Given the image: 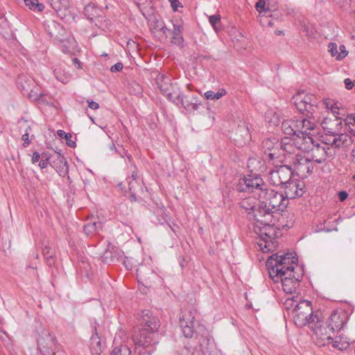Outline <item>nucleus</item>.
Instances as JSON below:
<instances>
[{
	"instance_id": "1",
	"label": "nucleus",
	"mask_w": 355,
	"mask_h": 355,
	"mask_svg": "<svg viewBox=\"0 0 355 355\" xmlns=\"http://www.w3.org/2000/svg\"><path fill=\"white\" fill-rule=\"evenodd\" d=\"M160 327L159 319L154 316L150 311H143L141 316V327H135L132 333V341L139 355H151L154 351V345L159 343L158 334Z\"/></svg>"
},
{
	"instance_id": "2",
	"label": "nucleus",
	"mask_w": 355,
	"mask_h": 355,
	"mask_svg": "<svg viewBox=\"0 0 355 355\" xmlns=\"http://www.w3.org/2000/svg\"><path fill=\"white\" fill-rule=\"evenodd\" d=\"M259 205L257 216L263 218V222L274 223L275 214L283 211L288 205L284 195L268 187L258 193Z\"/></svg>"
},
{
	"instance_id": "3",
	"label": "nucleus",
	"mask_w": 355,
	"mask_h": 355,
	"mask_svg": "<svg viewBox=\"0 0 355 355\" xmlns=\"http://www.w3.org/2000/svg\"><path fill=\"white\" fill-rule=\"evenodd\" d=\"M297 259L292 253L273 254L266 261L270 277L275 282L282 281L284 277H297L294 271Z\"/></svg>"
},
{
	"instance_id": "4",
	"label": "nucleus",
	"mask_w": 355,
	"mask_h": 355,
	"mask_svg": "<svg viewBox=\"0 0 355 355\" xmlns=\"http://www.w3.org/2000/svg\"><path fill=\"white\" fill-rule=\"evenodd\" d=\"M157 87L167 98L175 105H181L186 110L192 112L197 110L201 105L198 96H193L189 101L186 96L176 90L175 85L171 82L169 76L158 74L155 78Z\"/></svg>"
},
{
	"instance_id": "5",
	"label": "nucleus",
	"mask_w": 355,
	"mask_h": 355,
	"mask_svg": "<svg viewBox=\"0 0 355 355\" xmlns=\"http://www.w3.org/2000/svg\"><path fill=\"white\" fill-rule=\"evenodd\" d=\"M293 100L299 112L306 116V117L302 116V126L306 130V133H309L315 127V121L311 116L317 108L316 99L314 96L302 91L294 95Z\"/></svg>"
},
{
	"instance_id": "6",
	"label": "nucleus",
	"mask_w": 355,
	"mask_h": 355,
	"mask_svg": "<svg viewBox=\"0 0 355 355\" xmlns=\"http://www.w3.org/2000/svg\"><path fill=\"white\" fill-rule=\"evenodd\" d=\"M309 137H284L280 141L279 155L284 157L285 162L288 163L295 160V158L299 157L304 149L309 148L310 144Z\"/></svg>"
},
{
	"instance_id": "7",
	"label": "nucleus",
	"mask_w": 355,
	"mask_h": 355,
	"mask_svg": "<svg viewBox=\"0 0 355 355\" xmlns=\"http://www.w3.org/2000/svg\"><path fill=\"white\" fill-rule=\"evenodd\" d=\"M37 342L42 355H67L56 338L49 330L44 329L39 335Z\"/></svg>"
},
{
	"instance_id": "8",
	"label": "nucleus",
	"mask_w": 355,
	"mask_h": 355,
	"mask_svg": "<svg viewBox=\"0 0 355 355\" xmlns=\"http://www.w3.org/2000/svg\"><path fill=\"white\" fill-rule=\"evenodd\" d=\"M293 320L296 326L303 327L306 325H311L315 322L318 315H313V308L311 302L302 300L296 304L293 313Z\"/></svg>"
},
{
	"instance_id": "9",
	"label": "nucleus",
	"mask_w": 355,
	"mask_h": 355,
	"mask_svg": "<svg viewBox=\"0 0 355 355\" xmlns=\"http://www.w3.org/2000/svg\"><path fill=\"white\" fill-rule=\"evenodd\" d=\"M17 84L21 90L28 92V97L31 99L48 105L54 106L53 98L50 95L42 92H38L32 88L35 85V81L32 78H27L26 76H21L18 78Z\"/></svg>"
},
{
	"instance_id": "10",
	"label": "nucleus",
	"mask_w": 355,
	"mask_h": 355,
	"mask_svg": "<svg viewBox=\"0 0 355 355\" xmlns=\"http://www.w3.org/2000/svg\"><path fill=\"white\" fill-rule=\"evenodd\" d=\"M275 223L259 222L254 227V232L259 236L258 245L262 250L270 251L273 247L272 239L275 235L273 227Z\"/></svg>"
},
{
	"instance_id": "11",
	"label": "nucleus",
	"mask_w": 355,
	"mask_h": 355,
	"mask_svg": "<svg viewBox=\"0 0 355 355\" xmlns=\"http://www.w3.org/2000/svg\"><path fill=\"white\" fill-rule=\"evenodd\" d=\"M315 318L316 320L311 324L310 328L318 340V344L322 346L331 345L336 332L331 329L327 322L321 324L319 317Z\"/></svg>"
},
{
	"instance_id": "12",
	"label": "nucleus",
	"mask_w": 355,
	"mask_h": 355,
	"mask_svg": "<svg viewBox=\"0 0 355 355\" xmlns=\"http://www.w3.org/2000/svg\"><path fill=\"white\" fill-rule=\"evenodd\" d=\"M267 185L258 175L250 174L239 180L236 186L237 190L243 192H261L266 189Z\"/></svg>"
},
{
	"instance_id": "13",
	"label": "nucleus",
	"mask_w": 355,
	"mask_h": 355,
	"mask_svg": "<svg viewBox=\"0 0 355 355\" xmlns=\"http://www.w3.org/2000/svg\"><path fill=\"white\" fill-rule=\"evenodd\" d=\"M293 175L291 166L282 165L275 166L268 173V181L275 186L283 187L290 180Z\"/></svg>"
},
{
	"instance_id": "14",
	"label": "nucleus",
	"mask_w": 355,
	"mask_h": 355,
	"mask_svg": "<svg viewBox=\"0 0 355 355\" xmlns=\"http://www.w3.org/2000/svg\"><path fill=\"white\" fill-rule=\"evenodd\" d=\"M310 144H309V148L307 149H304V152L309 153V157L311 162H315L317 164H322L324 162L328 157L327 150L329 148H326L324 145H320L319 144H315V141L313 139V137H309Z\"/></svg>"
},
{
	"instance_id": "15",
	"label": "nucleus",
	"mask_w": 355,
	"mask_h": 355,
	"mask_svg": "<svg viewBox=\"0 0 355 355\" xmlns=\"http://www.w3.org/2000/svg\"><path fill=\"white\" fill-rule=\"evenodd\" d=\"M349 320V315L347 311L343 309H336L332 311L329 317L327 322L335 332L344 329Z\"/></svg>"
},
{
	"instance_id": "16",
	"label": "nucleus",
	"mask_w": 355,
	"mask_h": 355,
	"mask_svg": "<svg viewBox=\"0 0 355 355\" xmlns=\"http://www.w3.org/2000/svg\"><path fill=\"white\" fill-rule=\"evenodd\" d=\"M282 187L284 189L286 199H294L303 195L305 187L304 182L299 179L291 178Z\"/></svg>"
},
{
	"instance_id": "17",
	"label": "nucleus",
	"mask_w": 355,
	"mask_h": 355,
	"mask_svg": "<svg viewBox=\"0 0 355 355\" xmlns=\"http://www.w3.org/2000/svg\"><path fill=\"white\" fill-rule=\"evenodd\" d=\"M239 205L250 219L255 220L257 223L263 222V218L257 216L259 199L254 197L245 198L240 201Z\"/></svg>"
},
{
	"instance_id": "18",
	"label": "nucleus",
	"mask_w": 355,
	"mask_h": 355,
	"mask_svg": "<svg viewBox=\"0 0 355 355\" xmlns=\"http://www.w3.org/2000/svg\"><path fill=\"white\" fill-rule=\"evenodd\" d=\"M196 313L195 310L185 311L180 317V325L186 338H191L193 335Z\"/></svg>"
},
{
	"instance_id": "19",
	"label": "nucleus",
	"mask_w": 355,
	"mask_h": 355,
	"mask_svg": "<svg viewBox=\"0 0 355 355\" xmlns=\"http://www.w3.org/2000/svg\"><path fill=\"white\" fill-rule=\"evenodd\" d=\"M290 164H292L293 170L302 176L311 173L313 170L311 159L308 157H304L302 155L297 158H295V160Z\"/></svg>"
},
{
	"instance_id": "20",
	"label": "nucleus",
	"mask_w": 355,
	"mask_h": 355,
	"mask_svg": "<svg viewBox=\"0 0 355 355\" xmlns=\"http://www.w3.org/2000/svg\"><path fill=\"white\" fill-rule=\"evenodd\" d=\"M137 277L138 282L146 287H151L153 282H155L156 279H159V277L155 272L144 266H141L137 268Z\"/></svg>"
},
{
	"instance_id": "21",
	"label": "nucleus",
	"mask_w": 355,
	"mask_h": 355,
	"mask_svg": "<svg viewBox=\"0 0 355 355\" xmlns=\"http://www.w3.org/2000/svg\"><path fill=\"white\" fill-rule=\"evenodd\" d=\"M102 10L96 8L94 4H88L84 8V15L87 18L92 22H94L96 26L100 28L103 29L106 27V24H104L106 21L100 19L101 17V13Z\"/></svg>"
},
{
	"instance_id": "22",
	"label": "nucleus",
	"mask_w": 355,
	"mask_h": 355,
	"mask_svg": "<svg viewBox=\"0 0 355 355\" xmlns=\"http://www.w3.org/2000/svg\"><path fill=\"white\" fill-rule=\"evenodd\" d=\"M279 144L280 141L277 138H267L262 142V148L270 159H277L279 157Z\"/></svg>"
},
{
	"instance_id": "23",
	"label": "nucleus",
	"mask_w": 355,
	"mask_h": 355,
	"mask_svg": "<svg viewBox=\"0 0 355 355\" xmlns=\"http://www.w3.org/2000/svg\"><path fill=\"white\" fill-rule=\"evenodd\" d=\"M49 164L55 168L60 176H64L68 173L69 169L66 159L60 153H57L53 157Z\"/></svg>"
},
{
	"instance_id": "24",
	"label": "nucleus",
	"mask_w": 355,
	"mask_h": 355,
	"mask_svg": "<svg viewBox=\"0 0 355 355\" xmlns=\"http://www.w3.org/2000/svg\"><path fill=\"white\" fill-rule=\"evenodd\" d=\"M300 275H297V277L283 278L280 282L282 283V286L284 291L288 294H293L294 293H296L300 286Z\"/></svg>"
},
{
	"instance_id": "25",
	"label": "nucleus",
	"mask_w": 355,
	"mask_h": 355,
	"mask_svg": "<svg viewBox=\"0 0 355 355\" xmlns=\"http://www.w3.org/2000/svg\"><path fill=\"white\" fill-rule=\"evenodd\" d=\"M53 9L57 14L63 18L66 17L69 12L70 3L69 0H49Z\"/></svg>"
},
{
	"instance_id": "26",
	"label": "nucleus",
	"mask_w": 355,
	"mask_h": 355,
	"mask_svg": "<svg viewBox=\"0 0 355 355\" xmlns=\"http://www.w3.org/2000/svg\"><path fill=\"white\" fill-rule=\"evenodd\" d=\"M196 339L198 340V345L196 346L203 350L204 354L205 353L210 354L212 352L214 347V339L210 336H197Z\"/></svg>"
},
{
	"instance_id": "27",
	"label": "nucleus",
	"mask_w": 355,
	"mask_h": 355,
	"mask_svg": "<svg viewBox=\"0 0 355 355\" xmlns=\"http://www.w3.org/2000/svg\"><path fill=\"white\" fill-rule=\"evenodd\" d=\"M236 138L235 140L237 141L238 145L243 146L250 141L251 135L248 126L239 125L236 134Z\"/></svg>"
},
{
	"instance_id": "28",
	"label": "nucleus",
	"mask_w": 355,
	"mask_h": 355,
	"mask_svg": "<svg viewBox=\"0 0 355 355\" xmlns=\"http://www.w3.org/2000/svg\"><path fill=\"white\" fill-rule=\"evenodd\" d=\"M334 146L336 148L346 147L352 144V137L346 133L339 132L334 135Z\"/></svg>"
},
{
	"instance_id": "29",
	"label": "nucleus",
	"mask_w": 355,
	"mask_h": 355,
	"mask_svg": "<svg viewBox=\"0 0 355 355\" xmlns=\"http://www.w3.org/2000/svg\"><path fill=\"white\" fill-rule=\"evenodd\" d=\"M173 29L171 32L173 35L171 42L174 44L180 46L184 42L182 36L183 26L182 24L178 23H173Z\"/></svg>"
},
{
	"instance_id": "30",
	"label": "nucleus",
	"mask_w": 355,
	"mask_h": 355,
	"mask_svg": "<svg viewBox=\"0 0 355 355\" xmlns=\"http://www.w3.org/2000/svg\"><path fill=\"white\" fill-rule=\"evenodd\" d=\"M336 115L332 114L331 116H327L322 120L321 125L326 132L334 135L336 134V129H335Z\"/></svg>"
},
{
	"instance_id": "31",
	"label": "nucleus",
	"mask_w": 355,
	"mask_h": 355,
	"mask_svg": "<svg viewBox=\"0 0 355 355\" xmlns=\"http://www.w3.org/2000/svg\"><path fill=\"white\" fill-rule=\"evenodd\" d=\"M53 73L55 78L63 83H67L71 77V74L66 71L65 67L63 65L55 67Z\"/></svg>"
},
{
	"instance_id": "32",
	"label": "nucleus",
	"mask_w": 355,
	"mask_h": 355,
	"mask_svg": "<svg viewBox=\"0 0 355 355\" xmlns=\"http://www.w3.org/2000/svg\"><path fill=\"white\" fill-rule=\"evenodd\" d=\"M331 345L334 348L343 350L349 346V340L347 338L343 337L341 334L339 336H334Z\"/></svg>"
},
{
	"instance_id": "33",
	"label": "nucleus",
	"mask_w": 355,
	"mask_h": 355,
	"mask_svg": "<svg viewBox=\"0 0 355 355\" xmlns=\"http://www.w3.org/2000/svg\"><path fill=\"white\" fill-rule=\"evenodd\" d=\"M295 119L284 120L282 123V130L285 135L295 137Z\"/></svg>"
},
{
	"instance_id": "34",
	"label": "nucleus",
	"mask_w": 355,
	"mask_h": 355,
	"mask_svg": "<svg viewBox=\"0 0 355 355\" xmlns=\"http://www.w3.org/2000/svg\"><path fill=\"white\" fill-rule=\"evenodd\" d=\"M180 355H205L202 349H199L196 345L188 343L180 351Z\"/></svg>"
},
{
	"instance_id": "35",
	"label": "nucleus",
	"mask_w": 355,
	"mask_h": 355,
	"mask_svg": "<svg viewBox=\"0 0 355 355\" xmlns=\"http://www.w3.org/2000/svg\"><path fill=\"white\" fill-rule=\"evenodd\" d=\"M100 228H102V223L101 222H90L84 225V232L87 236H89L93 234L98 229Z\"/></svg>"
},
{
	"instance_id": "36",
	"label": "nucleus",
	"mask_w": 355,
	"mask_h": 355,
	"mask_svg": "<svg viewBox=\"0 0 355 355\" xmlns=\"http://www.w3.org/2000/svg\"><path fill=\"white\" fill-rule=\"evenodd\" d=\"M227 92L225 89L220 88L218 89L217 92H214L213 91H207L205 93V97L208 100H218L223 96H225Z\"/></svg>"
},
{
	"instance_id": "37",
	"label": "nucleus",
	"mask_w": 355,
	"mask_h": 355,
	"mask_svg": "<svg viewBox=\"0 0 355 355\" xmlns=\"http://www.w3.org/2000/svg\"><path fill=\"white\" fill-rule=\"evenodd\" d=\"M302 116L295 119V126H296V128H295V137H312V135L311 134L310 132H309V133H306V130H304V128H302Z\"/></svg>"
},
{
	"instance_id": "38",
	"label": "nucleus",
	"mask_w": 355,
	"mask_h": 355,
	"mask_svg": "<svg viewBox=\"0 0 355 355\" xmlns=\"http://www.w3.org/2000/svg\"><path fill=\"white\" fill-rule=\"evenodd\" d=\"M323 104L327 109L332 112V114H338L339 106L338 102H334L330 98H325L323 100Z\"/></svg>"
},
{
	"instance_id": "39",
	"label": "nucleus",
	"mask_w": 355,
	"mask_h": 355,
	"mask_svg": "<svg viewBox=\"0 0 355 355\" xmlns=\"http://www.w3.org/2000/svg\"><path fill=\"white\" fill-rule=\"evenodd\" d=\"M25 5L32 10L43 11L44 6L39 3L38 0H24Z\"/></svg>"
},
{
	"instance_id": "40",
	"label": "nucleus",
	"mask_w": 355,
	"mask_h": 355,
	"mask_svg": "<svg viewBox=\"0 0 355 355\" xmlns=\"http://www.w3.org/2000/svg\"><path fill=\"white\" fill-rule=\"evenodd\" d=\"M57 135L62 139H64L67 142V145L69 147H75L76 143L71 140L72 135L70 133H67L62 130H58L57 131Z\"/></svg>"
},
{
	"instance_id": "41",
	"label": "nucleus",
	"mask_w": 355,
	"mask_h": 355,
	"mask_svg": "<svg viewBox=\"0 0 355 355\" xmlns=\"http://www.w3.org/2000/svg\"><path fill=\"white\" fill-rule=\"evenodd\" d=\"M32 129H31V126H28L26 130H25V132L21 136V139L23 140L24 143H23V146L24 148H26L28 147L31 143V141L35 139V136L34 135H31L30 136V132H31Z\"/></svg>"
},
{
	"instance_id": "42",
	"label": "nucleus",
	"mask_w": 355,
	"mask_h": 355,
	"mask_svg": "<svg viewBox=\"0 0 355 355\" xmlns=\"http://www.w3.org/2000/svg\"><path fill=\"white\" fill-rule=\"evenodd\" d=\"M131 351L127 345H120L115 347L112 351L110 355H130Z\"/></svg>"
},
{
	"instance_id": "43",
	"label": "nucleus",
	"mask_w": 355,
	"mask_h": 355,
	"mask_svg": "<svg viewBox=\"0 0 355 355\" xmlns=\"http://www.w3.org/2000/svg\"><path fill=\"white\" fill-rule=\"evenodd\" d=\"M157 221L160 225L168 224V216L163 208H159L156 211Z\"/></svg>"
},
{
	"instance_id": "44",
	"label": "nucleus",
	"mask_w": 355,
	"mask_h": 355,
	"mask_svg": "<svg viewBox=\"0 0 355 355\" xmlns=\"http://www.w3.org/2000/svg\"><path fill=\"white\" fill-rule=\"evenodd\" d=\"M295 298V296H292V297H288L285 299L283 304H284V308L286 309H288V310L292 309V311L293 312V309H295L296 304H297L299 302ZM296 298H297V297H296Z\"/></svg>"
},
{
	"instance_id": "45",
	"label": "nucleus",
	"mask_w": 355,
	"mask_h": 355,
	"mask_svg": "<svg viewBox=\"0 0 355 355\" xmlns=\"http://www.w3.org/2000/svg\"><path fill=\"white\" fill-rule=\"evenodd\" d=\"M91 345H92V351L96 354L98 353V351L100 350V349H98V348H100V347H101V340H100L99 337L97 335L92 336L91 337Z\"/></svg>"
},
{
	"instance_id": "46",
	"label": "nucleus",
	"mask_w": 355,
	"mask_h": 355,
	"mask_svg": "<svg viewBox=\"0 0 355 355\" xmlns=\"http://www.w3.org/2000/svg\"><path fill=\"white\" fill-rule=\"evenodd\" d=\"M265 6L266 1L264 0H259L256 3V9L259 12L261 17H263L267 12Z\"/></svg>"
},
{
	"instance_id": "47",
	"label": "nucleus",
	"mask_w": 355,
	"mask_h": 355,
	"mask_svg": "<svg viewBox=\"0 0 355 355\" xmlns=\"http://www.w3.org/2000/svg\"><path fill=\"white\" fill-rule=\"evenodd\" d=\"M209 21L211 24V25L213 26V28L216 31L217 24H220V15H214L209 16Z\"/></svg>"
},
{
	"instance_id": "48",
	"label": "nucleus",
	"mask_w": 355,
	"mask_h": 355,
	"mask_svg": "<svg viewBox=\"0 0 355 355\" xmlns=\"http://www.w3.org/2000/svg\"><path fill=\"white\" fill-rule=\"evenodd\" d=\"M155 28L162 32L164 35H166L170 32V30L165 26V24L163 21H157V25Z\"/></svg>"
},
{
	"instance_id": "49",
	"label": "nucleus",
	"mask_w": 355,
	"mask_h": 355,
	"mask_svg": "<svg viewBox=\"0 0 355 355\" xmlns=\"http://www.w3.org/2000/svg\"><path fill=\"white\" fill-rule=\"evenodd\" d=\"M329 52L331 53V56L336 57L337 58L338 55V50H337V44L334 42H330L328 46Z\"/></svg>"
},
{
	"instance_id": "50",
	"label": "nucleus",
	"mask_w": 355,
	"mask_h": 355,
	"mask_svg": "<svg viewBox=\"0 0 355 355\" xmlns=\"http://www.w3.org/2000/svg\"><path fill=\"white\" fill-rule=\"evenodd\" d=\"M326 135H327L326 137H324V143L326 144H328V145L334 146V142L333 141H334V134L327 133V132H326Z\"/></svg>"
},
{
	"instance_id": "51",
	"label": "nucleus",
	"mask_w": 355,
	"mask_h": 355,
	"mask_svg": "<svg viewBox=\"0 0 355 355\" xmlns=\"http://www.w3.org/2000/svg\"><path fill=\"white\" fill-rule=\"evenodd\" d=\"M339 49H340V53L338 52L337 60H341L342 58L346 57L348 53V52L346 51L345 46L344 45H340Z\"/></svg>"
},
{
	"instance_id": "52",
	"label": "nucleus",
	"mask_w": 355,
	"mask_h": 355,
	"mask_svg": "<svg viewBox=\"0 0 355 355\" xmlns=\"http://www.w3.org/2000/svg\"><path fill=\"white\" fill-rule=\"evenodd\" d=\"M123 69V64L121 62H117L111 67L110 71L112 72H119Z\"/></svg>"
},
{
	"instance_id": "53",
	"label": "nucleus",
	"mask_w": 355,
	"mask_h": 355,
	"mask_svg": "<svg viewBox=\"0 0 355 355\" xmlns=\"http://www.w3.org/2000/svg\"><path fill=\"white\" fill-rule=\"evenodd\" d=\"M128 184H129V190H130V193L131 200L135 201L137 200V198H136V193L134 191L133 182H128Z\"/></svg>"
},
{
	"instance_id": "54",
	"label": "nucleus",
	"mask_w": 355,
	"mask_h": 355,
	"mask_svg": "<svg viewBox=\"0 0 355 355\" xmlns=\"http://www.w3.org/2000/svg\"><path fill=\"white\" fill-rule=\"evenodd\" d=\"M45 259H46V263L49 266L53 265L56 261V258L54 255V253H51V254H49V257H46V258H45Z\"/></svg>"
},
{
	"instance_id": "55",
	"label": "nucleus",
	"mask_w": 355,
	"mask_h": 355,
	"mask_svg": "<svg viewBox=\"0 0 355 355\" xmlns=\"http://www.w3.org/2000/svg\"><path fill=\"white\" fill-rule=\"evenodd\" d=\"M168 1L170 2L173 11H177L178 7L182 6L178 0H168Z\"/></svg>"
},
{
	"instance_id": "56",
	"label": "nucleus",
	"mask_w": 355,
	"mask_h": 355,
	"mask_svg": "<svg viewBox=\"0 0 355 355\" xmlns=\"http://www.w3.org/2000/svg\"><path fill=\"white\" fill-rule=\"evenodd\" d=\"M344 83L345 85L346 89H352L355 84V80L354 81H352L349 78H346L344 80Z\"/></svg>"
},
{
	"instance_id": "57",
	"label": "nucleus",
	"mask_w": 355,
	"mask_h": 355,
	"mask_svg": "<svg viewBox=\"0 0 355 355\" xmlns=\"http://www.w3.org/2000/svg\"><path fill=\"white\" fill-rule=\"evenodd\" d=\"M342 125H343V123L340 120V119H339L338 116H337V114L336 115V121H335V129H336V134L340 132V130L342 129Z\"/></svg>"
},
{
	"instance_id": "58",
	"label": "nucleus",
	"mask_w": 355,
	"mask_h": 355,
	"mask_svg": "<svg viewBox=\"0 0 355 355\" xmlns=\"http://www.w3.org/2000/svg\"><path fill=\"white\" fill-rule=\"evenodd\" d=\"M260 23L261 24H263V23H266L267 25L270 27L274 26V23H273L272 20L267 18V17L266 18L261 17V19H260Z\"/></svg>"
},
{
	"instance_id": "59",
	"label": "nucleus",
	"mask_w": 355,
	"mask_h": 355,
	"mask_svg": "<svg viewBox=\"0 0 355 355\" xmlns=\"http://www.w3.org/2000/svg\"><path fill=\"white\" fill-rule=\"evenodd\" d=\"M347 196H348V193L345 191H342L338 193V197L341 202L346 200Z\"/></svg>"
},
{
	"instance_id": "60",
	"label": "nucleus",
	"mask_w": 355,
	"mask_h": 355,
	"mask_svg": "<svg viewBox=\"0 0 355 355\" xmlns=\"http://www.w3.org/2000/svg\"><path fill=\"white\" fill-rule=\"evenodd\" d=\"M41 156H40V154L37 152H34L33 153V156H32V162L33 164L39 162Z\"/></svg>"
},
{
	"instance_id": "61",
	"label": "nucleus",
	"mask_w": 355,
	"mask_h": 355,
	"mask_svg": "<svg viewBox=\"0 0 355 355\" xmlns=\"http://www.w3.org/2000/svg\"><path fill=\"white\" fill-rule=\"evenodd\" d=\"M332 230H334V231H338V227H334L333 229H329V228H327L326 227H320L318 229H317V232H329Z\"/></svg>"
},
{
	"instance_id": "62",
	"label": "nucleus",
	"mask_w": 355,
	"mask_h": 355,
	"mask_svg": "<svg viewBox=\"0 0 355 355\" xmlns=\"http://www.w3.org/2000/svg\"><path fill=\"white\" fill-rule=\"evenodd\" d=\"M48 164H49V161H48V159H42L39 163V166L41 168H45L47 167Z\"/></svg>"
},
{
	"instance_id": "63",
	"label": "nucleus",
	"mask_w": 355,
	"mask_h": 355,
	"mask_svg": "<svg viewBox=\"0 0 355 355\" xmlns=\"http://www.w3.org/2000/svg\"><path fill=\"white\" fill-rule=\"evenodd\" d=\"M89 107L92 110H97L99 107L98 103L93 101H88Z\"/></svg>"
},
{
	"instance_id": "64",
	"label": "nucleus",
	"mask_w": 355,
	"mask_h": 355,
	"mask_svg": "<svg viewBox=\"0 0 355 355\" xmlns=\"http://www.w3.org/2000/svg\"><path fill=\"white\" fill-rule=\"evenodd\" d=\"M347 130L355 136V124L350 123V125H346Z\"/></svg>"
}]
</instances>
